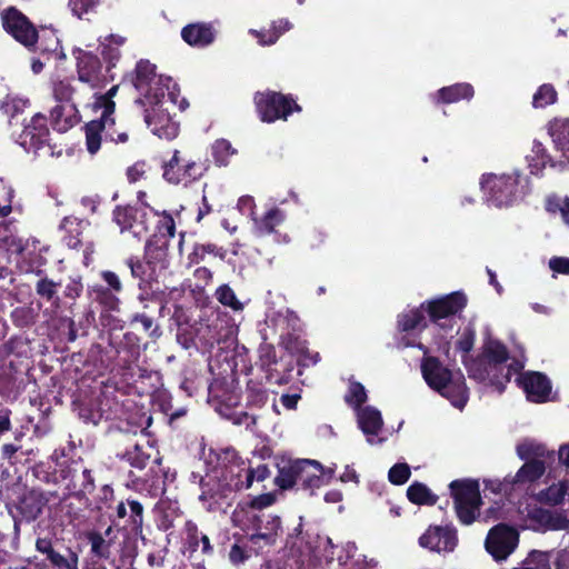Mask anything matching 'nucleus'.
Returning <instances> with one entry per match:
<instances>
[{"label": "nucleus", "mask_w": 569, "mask_h": 569, "mask_svg": "<svg viewBox=\"0 0 569 569\" xmlns=\"http://www.w3.org/2000/svg\"><path fill=\"white\" fill-rule=\"evenodd\" d=\"M527 360L526 349L521 343L513 341L512 347L508 348L500 342V376L503 379L500 380V393L505 389V383L515 377L516 385L523 390L529 401L543 403L549 399L551 381L539 371L522 372Z\"/></svg>", "instance_id": "nucleus-1"}, {"label": "nucleus", "mask_w": 569, "mask_h": 569, "mask_svg": "<svg viewBox=\"0 0 569 569\" xmlns=\"http://www.w3.org/2000/svg\"><path fill=\"white\" fill-rule=\"evenodd\" d=\"M421 371L431 389L449 399L455 407H465L468 392L462 373L449 370L435 357L423 358Z\"/></svg>", "instance_id": "nucleus-2"}, {"label": "nucleus", "mask_w": 569, "mask_h": 569, "mask_svg": "<svg viewBox=\"0 0 569 569\" xmlns=\"http://www.w3.org/2000/svg\"><path fill=\"white\" fill-rule=\"evenodd\" d=\"M333 477V470H326L317 460L301 459L290 462L280 469L274 482L281 489L300 485L305 490L313 493Z\"/></svg>", "instance_id": "nucleus-3"}, {"label": "nucleus", "mask_w": 569, "mask_h": 569, "mask_svg": "<svg viewBox=\"0 0 569 569\" xmlns=\"http://www.w3.org/2000/svg\"><path fill=\"white\" fill-rule=\"evenodd\" d=\"M449 489L459 520L465 525L472 523L481 505L478 482L470 479L455 480Z\"/></svg>", "instance_id": "nucleus-4"}, {"label": "nucleus", "mask_w": 569, "mask_h": 569, "mask_svg": "<svg viewBox=\"0 0 569 569\" xmlns=\"http://www.w3.org/2000/svg\"><path fill=\"white\" fill-rule=\"evenodd\" d=\"M7 250L16 254V262L22 272H34L46 263L43 248L33 237L10 236L4 240Z\"/></svg>", "instance_id": "nucleus-5"}, {"label": "nucleus", "mask_w": 569, "mask_h": 569, "mask_svg": "<svg viewBox=\"0 0 569 569\" xmlns=\"http://www.w3.org/2000/svg\"><path fill=\"white\" fill-rule=\"evenodd\" d=\"M74 88L68 80H54L52 82V94L56 101L64 103L57 106L51 111L54 128L58 131H67L77 123V109L72 102Z\"/></svg>", "instance_id": "nucleus-6"}, {"label": "nucleus", "mask_w": 569, "mask_h": 569, "mask_svg": "<svg viewBox=\"0 0 569 569\" xmlns=\"http://www.w3.org/2000/svg\"><path fill=\"white\" fill-rule=\"evenodd\" d=\"M257 111L263 122L287 120L293 111H300V107L293 99L278 92H261L254 97Z\"/></svg>", "instance_id": "nucleus-7"}, {"label": "nucleus", "mask_w": 569, "mask_h": 569, "mask_svg": "<svg viewBox=\"0 0 569 569\" xmlns=\"http://www.w3.org/2000/svg\"><path fill=\"white\" fill-rule=\"evenodd\" d=\"M4 30L26 47H32L38 39V32L29 19L16 7H9L1 12Z\"/></svg>", "instance_id": "nucleus-8"}, {"label": "nucleus", "mask_w": 569, "mask_h": 569, "mask_svg": "<svg viewBox=\"0 0 569 569\" xmlns=\"http://www.w3.org/2000/svg\"><path fill=\"white\" fill-rule=\"evenodd\" d=\"M467 366L470 376L477 380L486 381L491 377L495 378L498 370V342L488 340L481 355Z\"/></svg>", "instance_id": "nucleus-9"}, {"label": "nucleus", "mask_w": 569, "mask_h": 569, "mask_svg": "<svg viewBox=\"0 0 569 569\" xmlns=\"http://www.w3.org/2000/svg\"><path fill=\"white\" fill-rule=\"evenodd\" d=\"M201 173V166L196 161L186 159L180 151H176L170 161L164 166L163 177L171 183H187Z\"/></svg>", "instance_id": "nucleus-10"}, {"label": "nucleus", "mask_w": 569, "mask_h": 569, "mask_svg": "<svg viewBox=\"0 0 569 569\" xmlns=\"http://www.w3.org/2000/svg\"><path fill=\"white\" fill-rule=\"evenodd\" d=\"M553 149L562 153L559 159L548 153L543 144H533L532 154L527 156L531 173L538 174L547 166L555 168L569 162V144H553Z\"/></svg>", "instance_id": "nucleus-11"}, {"label": "nucleus", "mask_w": 569, "mask_h": 569, "mask_svg": "<svg viewBox=\"0 0 569 569\" xmlns=\"http://www.w3.org/2000/svg\"><path fill=\"white\" fill-rule=\"evenodd\" d=\"M528 178L519 172L500 174V207L512 206L522 199L528 191Z\"/></svg>", "instance_id": "nucleus-12"}, {"label": "nucleus", "mask_w": 569, "mask_h": 569, "mask_svg": "<svg viewBox=\"0 0 569 569\" xmlns=\"http://www.w3.org/2000/svg\"><path fill=\"white\" fill-rule=\"evenodd\" d=\"M280 529L281 521L278 516L261 512L254 531L249 536V540L258 547L271 546L276 542Z\"/></svg>", "instance_id": "nucleus-13"}, {"label": "nucleus", "mask_w": 569, "mask_h": 569, "mask_svg": "<svg viewBox=\"0 0 569 569\" xmlns=\"http://www.w3.org/2000/svg\"><path fill=\"white\" fill-rule=\"evenodd\" d=\"M423 548L432 551H452L457 543L455 531L448 528L430 527L419 539Z\"/></svg>", "instance_id": "nucleus-14"}, {"label": "nucleus", "mask_w": 569, "mask_h": 569, "mask_svg": "<svg viewBox=\"0 0 569 569\" xmlns=\"http://www.w3.org/2000/svg\"><path fill=\"white\" fill-rule=\"evenodd\" d=\"M357 422L361 431L366 435L369 445L382 442V439L376 440V437L383 428L382 416L378 409L367 406L357 410Z\"/></svg>", "instance_id": "nucleus-15"}, {"label": "nucleus", "mask_w": 569, "mask_h": 569, "mask_svg": "<svg viewBox=\"0 0 569 569\" xmlns=\"http://www.w3.org/2000/svg\"><path fill=\"white\" fill-rule=\"evenodd\" d=\"M466 297L460 292H455L438 300L428 303V312L433 322L446 319L457 313L466 306Z\"/></svg>", "instance_id": "nucleus-16"}, {"label": "nucleus", "mask_w": 569, "mask_h": 569, "mask_svg": "<svg viewBox=\"0 0 569 569\" xmlns=\"http://www.w3.org/2000/svg\"><path fill=\"white\" fill-rule=\"evenodd\" d=\"M114 221L120 227L121 232L128 230L137 238L147 232L144 221L138 220V211L132 207L117 208L114 210Z\"/></svg>", "instance_id": "nucleus-17"}, {"label": "nucleus", "mask_w": 569, "mask_h": 569, "mask_svg": "<svg viewBox=\"0 0 569 569\" xmlns=\"http://www.w3.org/2000/svg\"><path fill=\"white\" fill-rule=\"evenodd\" d=\"M78 74L82 82L96 87L100 80L101 63L97 56L81 52L78 57Z\"/></svg>", "instance_id": "nucleus-18"}, {"label": "nucleus", "mask_w": 569, "mask_h": 569, "mask_svg": "<svg viewBox=\"0 0 569 569\" xmlns=\"http://www.w3.org/2000/svg\"><path fill=\"white\" fill-rule=\"evenodd\" d=\"M227 457H230L229 463L224 466L223 481L226 486L232 490L236 488L237 482H246V473L249 469L248 463L239 458L234 452H227Z\"/></svg>", "instance_id": "nucleus-19"}, {"label": "nucleus", "mask_w": 569, "mask_h": 569, "mask_svg": "<svg viewBox=\"0 0 569 569\" xmlns=\"http://www.w3.org/2000/svg\"><path fill=\"white\" fill-rule=\"evenodd\" d=\"M342 555L338 556L340 565L350 563L351 569H377L378 562L375 559H368L367 556L358 552V548L353 542H348L342 548Z\"/></svg>", "instance_id": "nucleus-20"}, {"label": "nucleus", "mask_w": 569, "mask_h": 569, "mask_svg": "<svg viewBox=\"0 0 569 569\" xmlns=\"http://www.w3.org/2000/svg\"><path fill=\"white\" fill-rule=\"evenodd\" d=\"M181 36L187 43L197 47L208 46L214 39L211 26L204 23H192L184 27Z\"/></svg>", "instance_id": "nucleus-21"}, {"label": "nucleus", "mask_w": 569, "mask_h": 569, "mask_svg": "<svg viewBox=\"0 0 569 569\" xmlns=\"http://www.w3.org/2000/svg\"><path fill=\"white\" fill-rule=\"evenodd\" d=\"M517 452L522 460L539 459L545 461H553L555 451H549L542 443L535 441H525L517 447Z\"/></svg>", "instance_id": "nucleus-22"}, {"label": "nucleus", "mask_w": 569, "mask_h": 569, "mask_svg": "<svg viewBox=\"0 0 569 569\" xmlns=\"http://www.w3.org/2000/svg\"><path fill=\"white\" fill-rule=\"evenodd\" d=\"M546 471V461L539 459L526 460V462L518 470L515 482L526 483L533 482L540 479Z\"/></svg>", "instance_id": "nucleus-23"}, {"label": "nucleus", "mask_w": 569, "mask_h": 569, "mask_svg": "<svg viewBox=\"0 0 569 569\" xmlns=\"http://www.w3.org/2000/svg\"><path fill=\"white\" fill-rule=\"evenodd\" d=\"M519 545V531L507 523L500 522V562L517 549Z\"/></svg>", "instance_id": "nucleus-24"}, {"label": "nucleus", "mask_w": 569, "mask_h": 569, "mask_svg": "<svg viewBox=\"0 0 569 569\" xmlns=\"http://www.w3.org/2000/svg\"><path fill=\"white\" fill-rule=\"evenodd\" d=\"M44 500L36 491H30L20 501L19 510L27 521L34 520L42 511Z\"/></svg>", "instance_id": "nucleus-25"}, {"label": "nucleus", "mask_w": 569, "mask_h": 569, "mask_svg": "<svg viewBox=\"0 0 569 569\" xmlns=\"http://www.w3.org/2000/svg\"><path fill=\"white\" fill-rule=\"evenodd\" d=\"M439 100L443 103H453L461 99L473 97V88L468 83H457L445 87L438 91Z\"/></svg>", "instance_id": "nucleus-26"}, {"label": "nucleus", "mask_w": 569, "mask_h": 569, "mask_svg": "<svg viewBox=\"0 0 569 569\" xmlns=\"http://www.w3.org/2000/svg\"><path fill=\"white\" fill-rule=\"evenodd\" d=\"M49 134L47 119L41 114H36L31 122L24 128L22 138L30 139L31 142H44Z\"/></svg>", "instance_id": "nucleus-27"}, {"label": "nucleus", "mask_w": 569, "mask_h": 569, "mask_svg": "<svg viewBox=\"0 0 569 569\" xmlns=\"http://www.w3.org/2000/svg\"><path fill=\"white\" fill-rule=\"evenodd\" d=\"M569 490L568 481H560L559 483H553L548 488L541 490L538 495V499L540 502L557 506L563 502L566 495Z\"/></svg>", "instance_id": "nucleus-28"}, {"label": "nucleus", "mask_w": 569, "mask_h": 569, "mask_svg": "<svg viewBox=\"0 0 569 569\" xmlns=\"http://www.w3.org/2000/svg\"><path fill=\"white\" fill-rule=\"evenodd\" d=\"M261 513L252 508H237L232 515V522L243 531H254Z\"/></svg>", "instance_id": "nucleus-29"}, {"label": "nucleus", "mask_w": 569, "mask_h": 569, "mask_svg": "<svg viewBox=\"0 0 569 569\" xmlns=\"http://www.w3.org/2000/svg\"><path fill=\"white\" fill-rule=\"evenodd\" d=\"M30 148H27L26 151L28 153L32 152L36 157L41 156H50L56 157L57 159L66 157H71L73 154L74 149L72 147H68L67 144H29Z\"/></svg>", "instance_id": "nucleus-30"}, {"label": "nucleus", "mask_w": 569, "mask_h": 569, "mask_svg": "<svg viewBox=\"0 0 569 569\" xmlns=\"http://www.w3.org/2000/svg\"><path fill=\"white\" fill-rule=\"evenodd\" d=\"M291 28V24L288 20H278L272 23V28L269 31H257V30H250L252 34H254L259 43L262 46L267 44H273L279 37L288 31Z\"/></svg>", "instance_id": "nucleus-31"}, {"label": "nucleus", "mask_w": 569, "mask_h": 569, "mask_svg": "<svg viewBox=\"0 0 569 569\" xmlns=\"http://www.w3.org/2000/svg\"><path fill=\"white\" fill-rule=\"evenodd\" d=\"M531 518L541 526L551 530L563 529L567 523V519L565 517L541 508L536 509Z\"/></svg>", "instance_id": "nucleus-32"}, {"label": "nucleus", "mask_w": 569, "mask_h": 569, "mask_svg": "<svg viewBox=\"0 0 569 569\" xmlns=\"http://www.w3.org/2000/svg\"><path fill=\"white\" fill-rule=\"evenodd\" d=\"M156 77V67L149 61H140L136 67L133 84L138 90H144Z\"/></svg>", "instance_id": "nucleus-33"}, {"label": "nucleus", "mask_w": 569, "mask_h": 569, "mask_svg": "<svg viewBox=\"0 0 569 569\" xmlns=\"http://www.w3.org/2000/svg\"><path fill=\"white\" fill-rule=\"evenodd\" d=\"M552 142H569V118H553L548 122Z\"/></svg>", "instance_id": "nucleus-34"}, {"label": "nucleus", "mask_w": 569, "mask_h": 569, "mask_svg": "<svg viewBox=\"0 0 569 569\" xmlns=\"http://www.w3.org/2000/svg\"><path fill=\"white\" fill-rule=\"evenodd\" d=\"M101 0H69L71 12L80 19H90L96 14Z\"/></svg>", "instance_id": "nucleus-35"}, {"label": "nucleus", "mask_w": 569, "mask_h": 569, "mask_svg": "<svg viewBox=\"0 0 569 569\" xmlns=\"http://www.w3.org/2000/svg\"><path fill=\"white\" fill-rule=\"evenodd\" d=\"M367 398L365 387L360 382L350 381L345 401L357 411L361 409V405L367 401Z\"/></svg>", "instance_id": "nucleus-36"}, {"label": "nucleus", "mask_w": 569, "mask_h": 569, "mask_svg": "<svg viewBox=\"0 0 569 569\" xmlns=\"http://www.w3.org/2000/svg\"><path fill=\"white\" fill-rule=\"evenodd\" d=\"M408 499L417 505H433L436 497L422 483H413L407 490Z\"/></svg>", "instance_id": "nucleus-37"}, {"label": "nucleus", "mask_w": 569, "mask_h": 569, "mask_svg": "<svg viewBox=\"0 0 569 569\" xmlns=\"http://www.w3.org/2000/svg\"><path fill=\"white\" fill-rule=\"evenodd\" d=\"M557 101V91L550 83H545L538 88L532 98L535 108H546Z\"/></svg>", "instance_id": "nucleus-38"}, {"label": "nucleus", "mask_w": 569, "mask_h": 569, "mask_svg": "<svg viewBox=\"0 0 569 569\" xmlns=\"http://www.w3.org/2000/svg\"><path fill=\"white\" fill-rule=\"evenodd\" d=\"M283 220V216L280 210L271 209L261 219L256 221V228L259 234L271 233L274 227Z\"/></svg>", "instance_id": "nucleus-39"}, {"label": "nucleus", "mask_w": 569, "mask_h": 569, "mask_svg": "<svg viewBox=\"0 0 569 569\" xmlns=\"http://www.w3.org/2000/svg\"><path fill=\"white\" fill-rule=\"evenodd\" d=\"M151 130L160 140H173L178 136L179 127L170 119H160Z\"/></svg>", "instance_id": "nucleus-40"}, {"label": "nucleus", "mask_w": 569, "mask_h": 569, "mask_svg": "<svg viewBox=\"0 0 569 569\" xmlns=\"http://www.w3.org/2000/svg\"><path fill=\"white\" fill-rule=\"evenodd\" d=\"M270 476V470L266 465H259L257 468L249 467L246 473V482H237L236 488L238 490L248 489L251 487L253 481H263Z\"/></svg>", "instance_id": "nucleus-41"}, {"label": "nucleus", "mask_w": 569, "mask_h": 569, "mask_svg": "<svg viewBox=\"0 0 569 569\" xmlns=\"http://www.w3.org/2000/svg\"><path fill=\"white\" fill-rule=\"evenodd\" d=\"M216 298L220 303L234 311L242 310L243 308V305L238 300L234 291L228 284H222L217 289Z\"/></svg>", "instance_id": "nucleus-42"}, {"label": "nucleus", "mask_w": 569, "mask_h": 569, "mask_svg": "<svg viewBox=\"0 0 569 569\" xmlns=\"http://www.w3.org/2000/svg\"><path fill=\"white\" fill-rule=\"evenodd\" d=\"M166 243H163L160 247H153L150 242L146 246V260L147 264L149 266V269L152 270V268H157L158 266L163 268L164 267V259H166Z\"/></svg>", "instance_id": "nucleus-43"}, {"label": "nucleus", "mask_w": 569, "mask_h": 569, "mask_svg": "<svg viewBox=\"0 0 569 569\" xmlns=\"http://www.w3.org/2000/svg\"><path fill=\"white\" fill-rule=\"evenodd\" d=\"M423 315L419 309H412L399 316L398 325L402 331H409L420 327Z\"/></svg>", "instance_id": "nucleus-44"}, {"label": "nucleus", "mask_w": 569, "mask_h": 569, "mask_svg": "<svg viewBox=\"0 0 569 569\" xmlns=\"http://www.w3.org/2000/svg\"><path fill=\"white\" fill-rule=\"evenodd\" d=\"M498 179L495 173L483 174L480 180V188L485 194V200L496 206V189Z\"/></svg>", "instance_id": "nucleus-45"}, {"label": "nucleus", "mask_w": 569, "mask_h": 569, "mask_svg": "<svg viewBox=\"0 0 569 569\" xmlns=\"http://www.w3.org/2000/svg\"><path fill=\"white\" fill-rule=\"evenodd\" d=\"M29 106V100L14 96H7L2 102L1 108L4 113L13 117L19 112H22Z\"/></svg>", "instance_id": "nucleus-46"}, {"label": "nucleus", "mask_w": 569, "mask_h": 569, "mask_svg": "<svg viewBox=\"0 0 569 569\" xmlns=\"http://www.w3.org/2000/svg\"><path fill=\"white\" fill-rule=\"evenodd\" d=\"M128 267L130 268L131 274L134 278L149 280L154 276V268L152 270L149 269V266L146 263H141L138 260L130 258L127 261Z\"/></svg>", "instance_id": "nucleus-47"}, {"label": "nucleus", "mask_w": 569, "mask_h": 569, "mask_svg": "<svg viewBox=\"0 0 569 569\" xmlns=\"http://www.w3.org/2000/svg\"><path fill=\"white\" fill-rule=\"evenodd\" d=\"M388 477L393 485H403L410 477V468L407 463H397L389 470Z\"/></svg>", "instance_id": "nucleus-48"}, {"label": "nucleus", "mask_w": 569, "mask_h": 569, "mask_svg": "<svg viewBox=\"0 0 569 569\" xmlns=\"http://www.w3.org/2000/svg\"><path fill=\"white\" fill-rule=\"evenodd\" d=\"M104 131V123L101 120H93L86 124L87 142H101Z\"/></svg>", "instance_id": "nucleus-49"}, {"label": "nucleus", "mask_w": 569, "mask_h": 569, "mask_svg": "<svg viewBox=\"0 0 569 569\" xmlns=\"http://www.w3.org/2000/svg\"><path fill=\"white\" fill-rule=\"evenodd\" d=\"M89 541L91 543V550L94 555L99 557H108L109 543L104 540L102 535L96 532L90 533Z\"/></svg>", "instance_id": "nucleus-50"}, {"label": "nucleus", "mask_w": 569, "mask_h": 569, "mask_svg": "<svg viewBox=\"0 0 569 569\" xmlns=\"http://www.w3.org/2000/svg\"><path fill=\"white\" fill-rule=\"evenodd\" d=\"M49 560L58 567H63L66 569H78V556L71 552L70 559L64 558L62 555L52 550Z\"/></svg>", "instance_id": "nucleus-51"}, {"label": "nucleus", "mask_w": 569, "mask_h": 569, "mask_svg": "<svg viewBox=\"0 0 569 569\" xmlns=\"http://www.w3.org/2000/svg\"><path fill=\"white\" fill-rule=\"evenodd\" d=\"M212 152L217 163L220 166H224L228 163V158L232 156L236 151L231 149L230 144H213Z\"/></svg>", "instance_id": "nucleus-52"}, {"label": "nucleus", "mask_w": 569, "mask_h": 569, "mask_svg": "<svg viewBox=\"0 0 569 569\" xmlns=\"http://www.w3.org/2000/svg\"><path fill=\"white\" fill-rule=\"evenodd\" d=\"M486 549L495 560H498V525L492 526L486 539Z\"/></svg>", "instance_id": "nucleus-53"}, {"label": "nucleus", "mask_w": 569, "mask_h": 569, "mask_svg": "<svg viewBox=\"0 0 569 569\" xmlns=\"http://www.w3.org/2000/svg\"><path fill=\"white\" fill-rule=\"evenodd\" d=\"M57 292V284L49 279H41L37 283V293L41 297L47 298L48 300L52 299V297Z\"/></svg>", "instance_id": "nucleus-54"}, {"label": "nucleus", "mask_w": 569, "mask_h": 569, "mask_svg": "<svg viewBox=\"0 0 569 569\" xmlns=\"http://www.w3.org/2000/svg\"><path fill=\"white\" fill-rule=\"evenodd\" d=\"M549 267L557 273L569 274V258L553 257L549 260Z\"/></svg>", "instance_id": "nucleus-55"}, {"label": "nucleus", "mask_w": 569, "mask_h": 569, "mask_svg": "<svg viewBox=\"0 0 569 569\" xmlns=\"http://www.w3.org/2000/svg\"><path fill=\"white\" fill-rule=\"evenodd\" d=\"M475 333L471 330H466L457 342V348L463 352H469L473 347Z\"/></svg>", "instance_id": "nucleus-56"}, {"label": "nucleus", "mask_w": 569, "mask_h": 569, "mask_svg": "<svg viewBox=\"0 0 569 569\" xmlns=\"http://www.w3.org/2000/svg\"><path fill=\"white\" fill-rule=\"evenodd\" d=\"M147 173V164L146 162H136L133 166L128 168L127 176L130 182H136L139 179L143 178Z\"/></svg>", "instance_id": "nucleus-57"}, {"label": "nucleus", "mask_w": 569, "mask_h": 569, "mask_svg": "<svg viewBox=\"0 0 569 569\" xmlns=\"http://www.w3.org/2000/svg\"><path fill=\"white\" fill-rule=\"evenodd\" d=\"M101 278L109 286V288L116 292H120L122 290V283L120 278L112 271H102Z\"/></svg>", "instance_id": "nucleus-58"}, {"label": "nucleus", "mask_w": 569, "mask_h": 569, "mask_svg": "<svg viewBox=\"0 0 569 569\" xmlns=\"http://www.w3.org/2000/svg\"><path fill=\"white\" fill-rule=\"evenodd\" d=\"M547 209L552 212H555L556 210H559L561 212L565 223L569 226V198L568 197L565 198V200L562 201L561 204L559 202L553 203L552 201H549Z\"/></svg>", "instance_id": "nucleus-59"}, {"label": "nucleus", "mask_w": 569, "mask_h": 569, "mask_svg": "<svg viewBox=\"0 0 569 569\" xmlns=\"http://www.w3.org/2000/svg\"><path fill=\"white\" fill-rule=\"evenodd\" d=\"M93 291L97 293V300L108 306L110 309L116 308L118 299L111 296L107 290L103 288H93Z\"/></svg>", "instance_id": "nucleus-60"}, {"label": "nucleus", "mask_w": 569, "mask_h": 569, "mask_svg": "<svg viewBox=\"0 0 569 569\" xmlns=\"http://www.w3.org/2000/svg\"><path fill=\"white\" fill-rule=\"evenodd\" d=\"M274 498L271 493H264L256 497L250 505V508L253 510L256 509H262L264 507H269L273 503Z\"/></svg>", "instance_id": "nucleus-61"}, {"label": "nucleus", "mask_w": 569, "mask_h": 569, "mask_svg": "<svg viewBox=\"0 0 569 569\" xmlns=\"http://www.w3.org/2000/svg\"><path fill=\"white\" fill-rule=\"evenodd\" d=\"M129 508L133 515L132 522L134 526L140 527L142 525V512L143 508L140 502L136 500L128 501Z\"/></svg>", "instance_id": "nucleus-62"}, {"label": "nucleus", "mask_w": 569, "mask_h": 569, "mask_svg": "<svg viewBox=\"0 0 569 569\" xmlns=\"http://www.w3.org/2000/svg\"><path fill=\"white\" fill-rule=\"evenodd\" d=\"M160 230L163 233V236L167 237V238H173L174 237V234H176V224H174L173 218L171 216L166 214L163 217Z\"/></svg>", "instance_id": "nucleus-63"}, {"label": "nucleus", "mask_w": 569, "mask_h": 569, "mask_svg": "<svg viewBox=\"0 0 569 569\" xmlns=\"http://www.w3.org/2000/svg\"><path fill=\"white\" fill-rule=\"evenodd\" d=\"M238 208L241 212L252 216L254 208L253 198L250 196L241 197L238 201Z\"/></svg>", "instance_id": "nucleus-64"}]
</instances>
